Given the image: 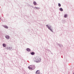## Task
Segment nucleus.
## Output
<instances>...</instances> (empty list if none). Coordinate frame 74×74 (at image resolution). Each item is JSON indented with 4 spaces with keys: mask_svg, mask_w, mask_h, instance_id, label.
<instances>
[{
    "mask_svg": "<svg viewBox=\"0 0 74 74\" xmlns=\"http://www.w3.org/2000/svg\"><path fill=\"white\" fill-rule=\"evenodd\" d=\"M28 69L30 70H33L34 68H33V66H29L28 67Z\"/></svg>",
    "mask_w": 74,
    "mask_h": 74,
    "instance_id": "f257e3e1",
    "label": "nucleus"
},
{
    "mask_svg": "<svg viewBox=\"0 0 74 74\" xmlns=\"http://www.w3.org/2000/svg\"><path fill=\"white\" fill-rule=\"evenodd\" d=\"M36 61L38 60V61L36 62V63H38V62H39V61H40V59L39 58H36Z\"/></svg>",
    "mask_w": 74,
    "mask_h": 74,
    "instance_id": "f03ea898",
    "label": "nucleus"
},
{
    "mask_svg": "<svg viewBox=\"0 0 74 74\" xmlns=\"http://www.w3.org/2000/svg\"><path fill=\"white\" fill-rule=\"evenodd\" d=\"M36 58H34L33 59V62H38V60L37 61H36Z\"/></svg>",
    "mask_w": 74,
    "mask_h": 74,
    "instance_id": "7ed1b4c3",
    "label": "nucleus"
},
{
    "mask_svg": "<svg viewBox=\"0 0 74 74\" xmlns=\"http://www.w3.org/2000/svg\"><path fill=\"white\" fill-rule=\"evenodd\" d=\"M36 74H40V71H37L36 72Z\"/></svg>",
    "mask_w": 74,
    "mask_h": 74,
    "instance_id": "20e7f679",
    "label": "nucleus"
},
{
    "mask_svg": "<svg viewBox=\"0 0 74 74\" xmlns=\"http://www.w3.org/2000/svg\"><path fill=\"white\" fill-rule=\"evenodd\" d=\"M46 26H47V27H48L49 29V30H51V32H53V31H52V29H51L50 27H49V26H48L47 25Z\"/></svg>",
    "mask_w": 74,
    "mask_h": 74,
    "instance_id": "39448f33",
    "label": "nucleus"
},
{
    "mask_svg": "<svg viewBox=\"0 0 74 74\" xmlns=\"http://www.w3.org/2000/svg\"><path fill=\"white\" fill-rule=\"evenodd\" d=\"M5 38L7 39H9V38H10V36H5Z\"/></svg>",
    "mask_w": 74,
    "mask_h": 74,
    "instance_id": "423d86ee",
    "label": "nucleus"
},
{
    "mask_svg": "<svg viewBox=\"0 0 74 74\" xmlns=\"http://www.w3.org/2000/svg\"><path fill=\"white\" fill-rule=\"evenodd\" d=\"M26 51H28V52H30V49L29 48H28L26 49Z\"/></svg>",
    "mask_w": 74,
    "mask_h": 74,
    "instance_id": "0eeeda50",
    "label": "nucleus"
},
{
    "mask_svg": "<svg viewBox=\"0 0 74 74\" xmlns=\"http://www.w3.org/2000/svg\"><path fill=\"white\" fill-rule=\"evenodd\" d=\"M3 45L4 47H6V45L4 43L3 44Z\"/></svg>",
    "mask_w": 74,
    "mask_h": 74,
    "instance_id": "6e6552de",
    "label": "nucleus"
},
{
    "mask_svg": "<svg viewBox=\"0 0 74 74\" xmlns=\"http://www.w3.org/2000/svg\"><path fill=\"white\" fill-rule=\"evenodd\" d=\"M31 54V55H34V53L33 52H32Z\"/></svg>",
    "mask_w": 74,
    "mask_h": 74,
    "instance_id": "1a4fd4ad",
    "label": "nucleus"
},
{
    "mask_svg": "<svg viewBox=\"0 0 74 74\" xmlns=\"http://www.w3.org/2000/svg\"><path fill=\"white\" fill-rule=\"evenodd\" d=\"M60 10L61 11H63V9L62 8H60Z\"/></svg>",
    "mask_w": 74,
    "mask_h": 74,
    "instance_id": "9d476101",
    "label": "nucleus"
},
{
    "mask_svg": "<svg viewBox=\"0 0 74 74\" xmlns=\"http://www.w3.org/2000/svg\"><path fill=\"white\" fill-rule=\"evenodd\" d=\"M4 27L5 28H6V29H8V27H7V26H4Z\"/></svg>",
    "mask_w": 74,
    "mask_h": 74,
    "instance_id": "9b49d317",
    "label": "nucleus"
},
{
    "mask_svg": "<svg viewBox=\"0 0 74 74\" xmlns=\"http://www.w3.org/2000/svg\"><path fill=\"white\" fill-rule=\"evenodd\" d=\"M34 3V5H36V2H33Z\"/></svg>",
    "mask_w": 74,
    "mask_h": 74,
    "instance_id": "f8f14e48",
    "label": "nucleus"
},
{
    "mask_svg": "<svg viewBox=\"0 0 74 74\" xmlns=\"http://www.w3.org/2000/svg\"><path fill=\"white\" fill-rule=\"evenodd\" d=\"M67 14H65V18H67Z\"/></svg>",
    "mask_w": 74,
    "mask_h": 74,
    "instance_id": "ddd939ff",
    "label": "nucleus"
},
{
    "mask_svg": "<svg viewBox=\"0 0 74 74\" xmlns=\"http://www.w3.org/2000/svg\"><path fill=\"white\" fill-rule=\"evenodd\" d=\"M58 5L59 7H60L61 6V5L59 3L58 4Z\"/></svg>",
    "mask_w": 74,
    "mask_h": 74,
    "instance_id": "4468645a",
    "label": "nucleus"
},
{
    "mask_svg": "<svg viewBox=\"0 0 74 74\" xmlns=\"http://www.w3.org/2000/svg\"><path fill=\"white\" fill-rule=\"evenodd\" d=\"M35 9H38L39 8H38L37 7H35Z\"/></svg>",
    "mask_w": 74,
    "mask_h": 74,
    "instance_id": "2eb2a0df",
    "label": "nucleus"
},
{
    "mask_svg": "<svg viewBox=\"0 0 74 74\" xmlns=\"http://www.w3.org/2000/svg\"><path fill=\"white\" fill-rule=\"evenodd\" d=\"M64 17L65 18V15L64 16Z\"/></svg>",
    "mask_w": 74,
    "mask_h": 74,
    "instance_id": "dca6fc26",
    "label": "nucleus"
},
{
    "mask_svg": "<svg viewBox=\"0 0 74 74\" xmlns=\"http://www.w3.org/2000/svg\"><path fill=\"white\" fill-rule=\"evenodd\" d=\"M73 74H74V72L73 73Z\"/></svg>",
    "mask_w": 74,
    "mask_h": 74,
    "instance_id": "f3484780",
    "label": "nucleus"
},
{
    "mask_svg": "<svg viewBox=\"0 0 74 74\" xmlns=\"http://www.w3.org/2000/svg\"><path fill=\"white\" fill-rule=\"evenodd\" d=\"M1 18H0V19Z\"/></svg>",
    "mask_w": 74,
    "mask_h": 74,
    "instance_id": "a211bd4d",
    "label": "nucleus"
}]
</instances>
